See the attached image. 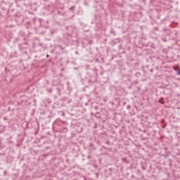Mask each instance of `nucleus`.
<instances>
[{
    "instance_id": "f257e3e1",
    "label": "nucleus",
    "mask_w": 180,
    "mask_h": 180,
    "mask_svg": "<svg viewBox=\"0 0 180 180\" xmlns=\"http://www.w3.org/2000/svg\"><path fill=\"white\" fill-rule=\"evenodd\" d=\"M178 75H180V70H178Z\"/></svg>"
},
{
    "instance_id": "f03ea898",
    "label": "nucleus",
    "mask_w": 180,
    "mask_h": 180,
    "mask_svg": "<svg viewBox=\"0 0 180 180\" xmlns=\"http://www.w3.org/2000/svg\"><path fill=\"white\" fill-rule=\"evenodd\" d=\"M72 9H74V7H71L70 8V10L72 11Z\"/></svg>"
},
{
    "instance_id": "7ed1b4c3",
    "label": "nucleus",
    "mask_w": 180,
    "mask_h": 180,
    "mask_svg": "<svg viewBox=\"0 0 180 180\" xmlns=\"http://www.w3.org/2000/svg\"><path fill=\"white\" fill-rule=\"evenodd\" d=\"M60 47L61 50H64V49H63V47H62V46H60Z\"/></svg>"
},
{
    "instance_id": "20e7f679",
    "label": "nucleus",
    "mask_w": 180,
    "mask_h": 180,
    "mask_svg": "<svg viewBox=\"0 0 180 180\" xmlns=\"http://www.w3.org/2000/svg\"><path fill=\"white\" fill-rule=\"evenodd\" d=\"M46 57H47V58L50 57V55H47Z\"/></svg>"
},
{
    "instance_id": "39448f33",
    "label": "nucleus",
    "mask_w": 180,
    "mask_h": 180,
    "mask_svg": "<svg viewBox=\"0 0 180 180\" xmlns=\"http://www.w3.org/2000/svg\"><path fill=\"white\" fill-rule=\"evenodd\" d=\"M174 70H176V68H174Z\"/></svg>"
}]
</instances>
